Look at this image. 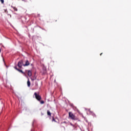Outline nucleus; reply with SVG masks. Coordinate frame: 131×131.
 I'll use <instances>...</instances> for the list:
<instances>
[{"mask_svg": "<svg viewBox=\"0 0 131 131\" xmlns=\"http://www.w3.org/2000/svg\"><path fill=\"white\" fill-rule=\"evenodd\" d=\"M69 117L72 119V120H78V118L72 113L71 112H69Z\"/></svg>", "mask_w": 131, "mask_h": 131, "instance_id": "f257e3e1", "label": "nucleus"}, {"mask_svg": "<svg viewBox=\"0 0 131 131\" xmlns=\"http://www.w3.org/2000/svg\"><path fill=\"white\" fill-rule=\"evenodd\" d=\"M36 100H37L38 101H40V100H41V96H40V95H39V93H36L35 92L34 94Z\"/></svg>", "mask_w": 131, "mask_h": 131, "instance_id": "f03ea898", "label": "nucleus"}, {"mask_svg": "<svg viewBox=\"0 0 131 131\" xmlns=\"http://www.w3.org/2000/svg\"><path fill=\"white\" fill-rule=\"evenodd\" d=\"M23 64V61H20L18 62L17 66H18L19 68H21Z\"/></svg>", "mask_w": 131, "mask_h": 131, "instance_id": "7ed1b4c3", "label": "nucleus"}, {"mask_svg": "<svg viewBox=\"0 0 131 131\" xmlns=\"http://www.w3.org/2000/svg\"><path fill=\"white\" fill-rule=\"evenodd\" d=\"M28 75L29 76V77H31L32 75V72L31 70H29L28 71Z\"/></svg>", "mask_w": 131, "mask_h": 131, "instance_id": "20e7f679", "label": "nucleus"}, {"mask_svg": "<svg viewBox=\"0 0 131 131\" xmlns=\"http://www.w3.org/2000/svg\"><path fill=\"white\" fill-rule=\"evenodd\" d=\"M29 61H28V60H27L26 61V63L24 64V66H29Z\"/></svg>", "mask_w": 131, "mask_h": 131, "instance_id": "39448f33", "label": "nucleus"}, {"mask_svg": "<svg viewBox=\"0 0 131 131\" xmlns=\"http://www.w3.org/2000/svg\"><path fill=\"white\" fill-rule=\"evenodd\" d=\"M17 71H19V72L22 73V74H25V73H24L22 70L17 69Z\"/></svg>", "mask_w": 131, "mask_h": 131, "instance_id": "423d86ee", "label": "nucleus"}, {"mask_svg": "<svg viewBox=\"0 0 131 131\" xmlns=\"http://www.w3.org/2000/svg\"><path fill=\"white\" fill-rule=\"evenodd\" d=\"M47 115H48V116H51L52 114L51 113V112H50V111H47Z\"/></svg>", "mask_w": 131, "mask_h": 131, "instance_id": "0eeeda50", "label": "nucleus"}, {"mask_svg": "<svg viewBox=\"0 0 131 131\" xmlns=\"http://www.w3.org/2000/svg\"><path fill=\"white\" fill-rule=\"evenodd\" d=\"M27 84H28V86H29V87L30 86L31 83H30V81H29V79H28V80Z\"/></svg>", "mask_w": 131, "mask_h": 131, "instance_id": "6e6552de", "label": "nucleus"}, {"mask_svg": "<svg viewBox=\"0 0 131 131\" xmlns=\"http://www.w3.org/2000/svg\"><path fill=\"white\" fill-rule=\"evenodd\" d=\"M31 79L32 81H33V80H35V79H36V77L34 76L33 78H31Z\"/></svg>", "mask_w": 131, "mask_h": 131, "instance_id": "1a4fd4ad", "label": "nucleus"}, {"mask_svg": "<svg viewBox=\"0 0 131 131\" xmlns=\"http://www.w3.org/2000/svg\"><path fill=\"white\" fill-rule=\"evenodd\" d=\"M12 8L13 9V10L14 11H15L16 12H17V11H18V9H17V8L15 7H12Z\"/></svg>", "mask_w": 131, "mask_h": 131, "instance_id": "9d476101", "label": "nucleus"}, {"mask_svg": "<svg viewBox=\"0 0 131 131\" xmlns=\"http://www.w3.org/2000/svg\"><path fill=\"white\" fill-rule=\"evenodd\" d=\"M52 121H55L56 122V120L55 119L54 117H53V118H52Z\"/></svg>", "mask_w": 131, "mask_h": 131, "instance_id": "9b49d317", "label": "nucleus"}, {"mask_svg": "<svg viewBox=\"0 0 131 131\" xmlns=\"http://www.w3.org/2000/svg\"><path fill=\"white\" fill-rule=\"evenodd\" d=\"M41 104H45V101H43V100L40 101Z\"/></svg>", "mask_w": 131, "mask_h": 131, "instance_id": "f8f14e48", "label": "nucleus"}, {"mask_svg": "<svg viewBox=\"0 0 131 131\" xmlns=\"http://www.w3.org/2000/svg\"><path fill=\"white\" fill-rule=\"evenodd\" d=\"M2 4H4V3H5V1L4 0H0Z\"/></svg>", "mask_w": 131, "mask_h": 131, "instance_id": "ddd939ff", "label": "nucleus"}, {"mask_svg": "<svg viewBox=\"0 0 131 131\" xmlns=\"http://www.w3.org/2000/svg\"><path fill=\"white\" fill-rule=\"evenodd\" d=\"M92 115L94 117H96V114H95L94 113L92 114Z\"/></svg>", "mask_w": 131, "mask_h": 131, "instance_id": "4468645a", "label": "nucleus"}, {"mask_svg": "<svg viewBox=\"0 0 131 131\" xmlns=\"http://www.w3.org/2000/svg\"><path fill=\"white\" fill-rule=\"evenodd\" d=\"M14 68L16 69V70H17V69H19L17 68L16 66L14 67Z\"/></svg>", "mask_w": 131, "mask_h": 131, "instance_id": "2eb2a0df", "label": "nucleus"}, {"mask_svg": "<svg viewBox=\"0 0 131 131\" xmlns=\"http://www.w3.org/2000/svg\"><path fill=\"white\" fill-rule=\"evenodd\" d=\"M102 54H103V53H101L100 54V56H102Z\"/></svg>", "mask_w": 131, "mask_h": 131, "instance_id": "dca6fc26", "label": "nucleus"}, {"mask_svg": "<svg viewBox=\"0 0 131 131\" xmlns=\"http://www.w3.org/2000/svg\"><path fill=\"white\" fill-rule=\"evenodd\" d=\"M1 52H2V49H0V53H1Z\"/></svg>", "mask_w": 131, "mask_h": 131, "instance_id": "f3484780", "label": "nucleus"}, {"mask_svg": "<svg viewBox=\"0 0 131 131\" xmlns=\"http://www.w3.org/2000/svg\"><path fill=\"white\" fill-rule=\"evenodd\" d=\"M55 22H57V20H55Z\"/></svg>", "mask_w": 131, "mask_h": 131, "instance_id": "a211bd4d", "label": "nucleus"}]
</instances>
